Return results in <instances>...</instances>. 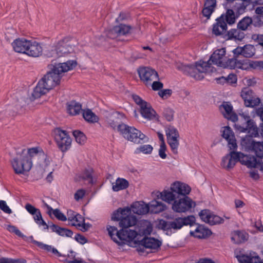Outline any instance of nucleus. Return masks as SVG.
Here are the masks:
<instances>
[{
  "label": "nucleus",
  "mask_w": 263,
  "mask_h": 263,
  "mask_svg": "<svg viewBox=\"0 0 263 263\" xmlns=\"http://www.w3.org/2000/svg\"><path fill=\"white\" fill-rule=\"evenodd\" d=\"M77 63L74 60H69L66 62L57 63L53 60L48 65L50 71L40 80L32 93L34 99H38L47 93L49 90L60 84L62 73L73 69Z\"/></svg>",
  "instance_id": "f03ea898"
},
{
  "label": "nucleus",
  "mask_w": 263,
  "mask_h": 263,
  "mask_svg": "<svg viewBox=\"0 0 263 263\" xmlns=\"http://www.w3.org/2000/svg\"><path fill=\"white\" fill-rule=\"evenodd\" d=\"M254 21V26L260 27L263 26V15L257 14L252 17Z\"/></svg>",
  "instance_id": "3c124183"
},
{
  "label": "nucleus",
  "mask_w": 263,
  "mask_h": 263,
  "mask_svg": "<svg viewBox=\"0 0 263 263\" xmlns=\"http://www.w3.org/2000/svg\"><path fill=\"white\" fill-rule=\"evenodd\" d=\"M131 29V26L120 24L114 26L109 32L108 35L110 38H114L116 36L124 35L129 33Z\"/></svg>",
  "instance_id": "6ab92c4d"
},
{
  "label": "nucleus",
  "mask_w": 263,
  "mask_h": 263,
  "mask_svg": "<svg viewBox=\"0 0 263 263\" xmlns=\"http://www.w3.org/2000/svg\"><path fill=\"white\" fill-rule=\"evenodd\" d=\"M42 47L39 43L30 40L25 54L32 57H39L42 54Z\"/></svg>",
  "instance_id": "412c9836"
},
{
  "label": "nucleus",
  "mask_w": 263,
  "mask_h": 263,
  "mask_svg": "<svg viewBox=\"0 0 263 263\" xmlns=\"http://www.w3.org/2000/svg\"><path fill=\"white\" fill-rule=\"evenodd\" d=\"M25 104L24 98H21L20 99H18L14 106V113L16 114L21 111L23 107L25 106Z\"/></svg>",
  "instance_id": "8fccbe9b"
},
{
  "label": "nucleus",
  "mask_w": 263,
  "mask_h": 263,
  "mask_svg": "<svg viewBox=\"0 0 263 263\" xmlns=\"http://www.w3.org/2000/svg\"><path fill=\"white\" fill-rule=\"evenodd\" d=\"M130 209V212L132 211L134 213L139 215L145 214L149 212V204H147L143 201L134 202Z\"/></svg>",
  "instance_id": "4be33fe9"
},
{
  "label": "nucleus",
  "mask_w": 263,
  "mask_h": 263,
  "mask_svg": "<svg viewBox=\"0 0 263 263\" xmlns=\"http://www.w3.org/2000/svg\"><path fill=\"white\" fill-rule=\"evenodd\" d=\"M259 129L258 127L257 126V133L255 136L253 135V134L251 133H250L248 132V130H247L246 132H247L249 135L246 136L245 137L243 138L241 140V144L242 145L247 147H252L254 143H255V141L253 139V137H256L259 136L258 133Z\"/></svg>",
  "instance_id": "473e14b6"
},
{
  "label": "nucleus",
  "mask_w": 263,
  "mask_h": 263,
  "mask_svg": "<svg viewBox=\"0 0 263 263\" xmlns=\"http://www.w3.org/2000/svg\"><path fill=\"white\" fill-rule=\"evenodd\" d=\"M240 96L243 100L245 105L247 107H254L259 105L260 103L259 98L250 87L243 88Z\"/></svg>",
  "instance_id": "4468645a"
},
{
  "label": "nucleus",
  "mask_w": 263,
  "mask_h": 263,
  "mask_svg": "<svg viewBox=\"0 0 263 263\" xmlns=\"http://www.w3.org/2000/svg\"><path fill=\"white\" fill-rule=\"evenodd\" d=\"M227 118L235 123L234 127L240 133H246L247 130L255 136L257 133V125L248 114L239 113L238 116L234 112L227 115Z\"/></svg>",
  "instance_id": "20e7f679"
},
{
  "label": "nucleus",
  "mask_w": 263,
  "mask_h": 263,
  "mask_svg": "<svg viewBox=\"0 0 263 263\" xmlns=\"http://www.w3.org/2000/svg\"><path fill=\"white\" fill-rule=\"evenodd\" d=\"M93 173V170L92 168H85L81 173L80 178L83 180H88L89 183L93 184L94 183L92 177Z\"/></svg>",
  "instance_id": "c9c22d12"
},
{
  "label": "nucleus",
  "mask_w": 263,
  "mask_h": 263,
  "mask_svg": "<svg viewBox=\"0 0 263 263\" xmlns=\"http://www.w3.org/2000/svg\"><path fill=\"white\" fill-rule=\"evenodd\" d=\"M67 109L70 115H77L79 114L82 110V105L75 100H72L67 103Z\"/></svg>",
  "instance_id": "7c9ffc66"
},
{
  "label": "nucleus",
  "mask_w": 263,
  "mask_h": 263,
  "mask_svg": "<svg viewBox=\"0 0 263 263\" xmlns=\"http://www.w3.org/2000/svg\"><path fill=\"white\" fill-rule=\"evenodd\" d=\"M40 153L44 154V152L42 148L40 147H32L28 149L27 153L26 154L24 153V156L27 157L28 158L30 159V161L32 162V157L36 156Z\"/></svg>",
  "instance_id": "e433bc0d"
},
{
  "label": "nucleus",
  "mask_w": 263,
  "mask_h": 263,
  "mask_svg": "<svg viewBox=\"0 0 263 263\" xmlns=\"http://www.w3.org/2000/svg\"><path fill=\"white\" fill-rule=\"evenodd\" d=\"M119 133L124 139L135 143L140 144L148 141V138L141 131L126 124L119 125Z\"/></svg>",
  "instance_id": "6e6552de"
},
{
  "label": "nucleus",
  "mask_w": 263,
  "mask_h": 263,
  "mask_svg": "<svg viewBox=\"0 0 263 263\" xmlns=\"http://www.w3.org/2000/svg\"><path fill=\"white\" fill-rule=\"evenodd\" d=\"M129 186L128 181L121 178H118L115 182V184L112 183V189L115 192H118L127 189Z\"/></svg>",
  "instance_id": "2f4dec72"
},
{
  "label": "nucleus",
  "mask_w": 263,
  "mask_h": 263,
  "mask_svg": "<svg viewBox=\"0 0 263 263\" xmlns=\"http://www.w3.org/2000/svg\"><path fill=\"white\" fill-rule=\"evenodd\" d=\"M221 132L222 137L227 141L230 149H236L237 147L236 140L232 128L229 126H224L222 128Z\"/></svg>",
  "instance_id": "a211bd4d"
},
{
  "label": "nucleus",
  "mask_w": 263,
  "mask_h": 263,
  "mask_svg": "<svg viewBox=\"0 0 263 263\" xmlns=\"http://www.w3.org/2000/svg\"><path fill=\"white\" fill-rule=\"evenodd\" d=\"M224 221V220L223 218L219 216L218 215L214 214L212 212L210 216V219H209V220L207 223L211 226H214L223 223Z\"/></svg>",
  "instance_id": "ea45409f"
},
{
  "label": "nucleus",
  "mask_w": 263,
  "mask_h": 263,
  "mask_svg": "<svg viewBox=\"0 0 263 263\" xmlns=\"http://www.w3.org/2000/svg\"><path fill=\"white\" fill-rule=\"evenodd\" d=\"M172 93V90L170 89H165L160 90L158 92L159 96L163 99H167L170 97Z\"/></svg>",
  "instance_id": "4d7b16f0"
},
{
  "label": "nucleus",
  "mask_w": 263,
  "mask_h": 263,
  "mask_svg": "<svg viewBox=\"0 0 263 263\" xmlns=\"http://www.w3.org/2000/svg\"><path fill=\"white\" fill-rule=\"evenodd\" d=\"M137 71L140 80L146 86L151 85L153 81L159 80L158 72L152 68L141 67L138 69Z\"/></svg>",
  "instance_id": "2eb2a0df"
},
{
  "label": "nucleus",
  "mask_w": 263,
  "mask_h": 263,
  "mask_svg": "<svg viewBox=\"0 0 263 263\" xmlns=\"http://www.w3.org/2000/svg\"><path fill=\"white\" fill-rule=\"evenodd\" d=\"M175 111L170 108H165L163 111V116L168 122L172 121L174 120Z\"/></svg>",
  "instance_id": "37998d69"
},
{
  "label": "nucleus",
  "mask_w": 263,
  "mask_h": 263,
  "mask_svg": "<svg viewBox=\"0 0 263 263\" xmlns=\"http://www.w3.org/2000/svg\"><path fill=\"white\" fill-rule=\"evenodd\" d=\"M30 40L25 38H17L13 41L11 45L13 50L18 53L25 54L27 47H29Z\"/></svg>",
  "instance_id": "aec40b11"
},
{
  "label": "nucleus",
  "mask_w": 263,
  "mask_h": 263,
  "mask_svg": "<svg viewBox=\"0 0 263 263\" xmlns=\"http://www.w3.org/2000/svg\"><path fill=\"white\" fill-rule=\"evenodd\" d=\"M194 224H195V217L191 215L184 217L171 218L168 221L160 219L158 223V228L163 231L172 229L178 230L181 229L184 226H192Z\"/></svg>",
  "instance_id": "0eeeda50"
},
{
  "label": "nucleus",
  "mask_w": 263,
  "mask_h": 263,
  "mask_svg": "<svg viewBox=\"0 0 263 263\" xmlns=\"http://www.w3.org/2000/svg\"><path fill=\"white\" fill-rule=\"evenodd\" d=\"M132 98L134 102L141 108L144 105H146L147 102L143 100L140 96L134 94L132 95Z\"/></svg>",
  "instance_id": "864d4df0"
},
{
  "label": "nucleus",
  "mask_w": 263,
  "mask_h": 263,
  "mask_svg": "<svg viewBox=\"0 0 263 263\" xmlns=\"http://www.w3.org/2000/svg\"><path fill=\"white\" fill-rule=\"evenodd\" d=\"M249 234L243 230H235L231 233V241L235 244L239 245L247 241Z\"/></svg>",
  "instance_id": "5701e85b"
},
{
  "label": "nucleus",
  "mask_w": 263,
  "mask_h": 263,
  "mask_svg": "<svg viewBox=\"0 0 263 263\" xmlns=\"http://www.w3.org/2000/svg\"><path fill=\"white\" fill-rule=\"evenodd\" d=\"M74 239L77 242H79L82 245H84L88 241L87 238L85 237H84V236L79 233H78L74 237Z\"/></svg>",
  "instance_id": "0e129e2a"
},
{
  "label": "nucleus",
  "mask_w": 263,
  "mask_h": 263,
  "mask_svg": "<svg viewBox=\"0 0 263 263\" xmlns=\"http://www.w3.org/2000/svg\"><path fill=\"white\" fill-rule=\"evenodd\" d=\"M252 148L255 151L257 157L260 159L263 158V142H255V143L253 144Z\"/></svg>",
  "instance_id": "a19ab883"
},
{
  "label": "nucleus",
  "mask_w": 263,
  "mask_h": 263,
  "mask_svg": "<svg viewBox=\"0 0 263 263\" xmlns=\"http://www.w3.org/2000/svg\"><path fill=\"white\" fill-rule=\"evenodd\" d=\"M166 150V146L165 144H160V148L159 150V156L160 158L163 159H164L166 158L167 155L165 154V151Z\"/></svg>",
  "instance_id": "e2e57ef3"
},
{
  "label": "nucleus",
  "mask_w": 263,
  "mask_h": 263,
  "mask_svg": "<svg viewBox=\"0 0 263 263\" xmlns=\"http://www.w3.org/2000/svg\"><path fill=\"white\" fill-rule=\"evenodd\" d=\"M157 80H154L153 82L151 83V86L152 89L154 91L160 90L163 87V84Z\"/></svg>",
  "instance_id": "bf43d9fd"
},
{
  "label": "nucleus",
  "mask_w": 263,
  "mask_h": 263,
  "mask_svg": "<svg viewBox=\"0 0 263 263\" xmlns=\"http://www.w3.org/2000/svg\"><path fill=\"white\" fill-rule=\"evenodd\" d=\"M239 161L249 168L256 167L257 165L260 163L254 156L244 155L243 153L241 154Z\"/></svg>",
  "instance_id": "bb28decb"
},
{
  "label": "nucleus",
  "mask_w": 263,
  "mask_h": 263,
  "mask_svg": "<svg viewBox=\"0 0 263 263\" xmlns=\"http://www.w3.org/2000/svg\"><path fill=\"white\" fill-rule=\"evenodd\" d=\"M167 140L173 153L174 154H177L178 147L179 145L178 139H175V138H168Z\"/></svg>",
  "instance_id": "58836bf2"
},
{
  "label": "nucleus",
  "mask_w": 263,
  "mask_h": 263,
  "mask_svg": "<svg viewBox=\"0 0 263 263\" xmlns=\"http://www.w3.org/2000/svg\"><path fill=\"white\" fill-rule=\"evenodd\" d=\"M190 235L195 238H205L212 234V231L208 228L201 224H198L195 231H190Z\"/></svg>",
  "instance_id": "b1692460"
},
{
  "label": "nucleus",
  "mask_w": 263,
  "mask_h": 263,
  "mask_svg": "<svg viewBox=\"0 0 263 263\" xmlns=\"http://www.w3.org/2000/svg\"><path fill=\"white\" fill-rule=\"evenodd\" d=\"M125 118V116L124 113L118 111H114L107 117L106 122L109 127L119 132V125L125 124L123 123V120Z\"/></svg>",
  "instance_id": "f3484780"
},
{
  "label": "nucleus",
  "mask_w": 263,
  "mask_h": 263,
  "mask_svg": "<svg viewBox=\"0 0 263 263\" xmlns=\"http://www.w3.org/2000/svg\"><path fill=\"white\" fill-rule=\"evenodd\" d=\"M25 259H13L11 258L1 257L0 258V263H26Z\"/></svg>",
  "instance_id": "09e8293b"
},
{
  "label": "nucleus",
  "mask_w": 263,
  "mask_h": 263,
  "mask_svg": "<svg viewBox=\"0 0 263 263\" xmlns=\"http://www.w3.org/2000/svg\"><path fill=\"white\" fill-rule=\"evenodd\" d=\"M111 220L119 221L120 230L115 226H107V230L111 239L120 246L130 242L138 238L148 237L153 231V227L148 224L145 227H141L138 231L131 230L130 227L134 226L137 222L136 216L130 215V209L128 206L119 208L112 214Z\"/></svg>",
  "instance_id": "f257e3e1"
},
{
  "label": "nucleus",
  "mask_w": 263,
  "mask_h": 263,
  "mask_svg": "<svg viewBox=\"0 0 263 263\" xmlns=\"http://www.w3.org/2000/svg\"><path fill=\"white\" fill-rule=\"evenodd\" d=\"M7 230L11 233H14L17 236L20 237H23L24 235L23 234L14 226L8 225Z\"/></svg>",
  "instance_id": "6e6d98bb"
},
{
  "label": "nucleus",
  "mask_w": 263,
  "mask_h": 263,
  "mask_svg": "<svg viewBox=\"0 0 263 263\" xmlns=\"http://www.w3.org/2000/svg\"><path fill=\"white\" fill-rule=\"evenodd\" d=\"M30 238L32 239V243L37 246L40 249L46 250L49 252H51L58 257H63L64 258L66 257V255H62L56 248L53 247L52 246L44 244L42 242L34 240L32 236L30 237Z\"/></svg>",
  "instance_id": "a878e982"
},
{
  "label": "nucleus",
  "mask_w": 263,
  "mask_h": 263,
  "mask_svg": "<svg viewBox=\"0 0 263 263\" xmlns=\"http://www.w3.org/2000/svg\"><path fill=\"white\" fill-rule=\"evenodd\" d=\"M54 139L58 148L63 153L67 152L71 147L72 140L66 130L57 128Z\"/></svg>",
  "instance_id": "9b49d317"
},
{
  "label": "nucleus",
  "mask_w": 263,
  "mask_h": 263,
  "mask_svg": "<svg viewBox=\"0 0 263 263\" xmlns=\"http://www.w3.org/2000/svg\"><path fill=\"white\" fill-rule=\"evenodd\" d=\"M212 64L210 59L207 62L200 60L196 62L195 64H181L178 67V69L184 74L196 80H201L204 78L202 73L206 72Z\"/></svg>",
  "instance_id": "423d86ee"
},
{
  "label": "nucleus",
  "mask_w": 263,
  "mask_h": 263,
  "mask_svg": "<svg viewBox=\"0 0 263 263\" xmlns=\"http://www.w3.org/2000/svg\"><path fill=\"white\" fill-rule=\"evenodd\" d=\"M71 225L72 226L81 227L80 230L83 232L88 231V230L92 226L89 223H85V221L82 223H78L76 224L75 223H72Z\"/></svg>",
  "instance_id": "603ef678"
},
{
  "label": "nucleus",
  "mask_w": 263,
  "mask_h": 263,
  "mask_svg": "<svg viewBox=\"0 0 263 263\" xmlns=\"http://www.w3.org/2000/svg\"><path fill=\"white\" fill-rule=\"evenodd\" d=\"M243 56L246 58H251L254 54V46L250 44L245 45L242 47Z\"/></svg>",
  "instance_id": "79ce46f5"
},
{
  "label": "nucleus",
  "mask_w": 263,
  "mask_h": 263,
  "mask_svg": "<svg viewBox=\"0 0 263 263\" xmlns=\"http://www.w3.org/2000/svg\"><path fill=\"white\" fill-rule=\"evenodd\" d=\"M214 10L215 9L213 8L204 6L202 10V13L203 16L206 17L207 19H209Z\"/></svg>",
  "instance_id": "5fc2aeb1"
},
{
  "label": "nucleus",
  "mask_w": 263,
  "mask_h": 263,
  "mask_svg": "<svg viewBox=\"0 0 263 263\" xmlns=\"http://www.w3.org/2000/svg\"><path fill=\"white\" fill-rule=\"evenodd\" d=\"M134 242L135 245L139 246L137 250L141 252L144 251V248L157 251L162 245L161 241L154 237H143L141 239L138 238L134 240Z\"/></svg>",
  "instance_id": "ddd939ff"
},
{
  "label": "nucleus",
  "mask_w": 263,
  "mask_h": 263,
  "mask_svg": "<svg viewBox=\"0 0 263 263\" xmlns=\"http://www.w3.org/2000/svg\"><path fill=\"white\" fill-rule=\"evenodd\" d=\"M83 117L89 123H94L98 122L99 121L98 117L89 109L83 110Z\"/></svg>",
  "instance_id": "72a5a7b5"
},
{
  "label": "nucleus",
  "mask_w": 263,
  "mask_h": 263,
  "mask_svg": "<svg viewBox=\"0 0 263 263\" xmlns=\"http://www.w3.org/2000/svg\"><path fill=\"white\" fill-rule=\"evenodd\" d=\"M225 54L224 48L217 49L211 55L210 60L212 64L220 66L222 63V59Z\"/></svg>",
  "instance_id": "c85d7f7f"
},
{
  "label": "nucleus",
  "mask_w": 263,
  "mask_h": 263,
  "mask_svg": "<svg viewBox=\"0 0 263 263\" xmlns=\"http://www.w3.org/2000/svg\"><path fill=\"white\" fill-rule=\"evenodd\" d=\"M140 113L143 118L148 120L154 119L157 115L155 110L148 103L140 108Z\"/></svg>",
  "instance_id": "cd10ccee"
},
{
  "label": "nucleus",
  "mask_w": 263,
  "mask_h": 263,
  "mask_svg": "<svg viewBox=\"0 0 263 263\" xmlns=\"http://www.w3.org/2000/svg\"><path fill=\"white\" fill-rule=\"evenodd\" d=\"M252 39L257 42L259 45L263 44V34H253Z\"/></svg>",
  "instance_id": "774afa93"
},
{
  "label": "nucleus",
  "mask_w": 263,
  "mask_h": 263,
  "mask_svg": "<svg viewBox=\"0 0 263 263\" xmlns=\"http://www.w3.org/2000/svg\"><path fill=\"white\" fill-rule=\"evenodd\" d=\"M247 260H245L246 263H263V260H261L260 258L257 255L253 257L246 256Z\"/></svg>",
  "instance_id": "13d9d810"
},
{
  "label": "nucleus",
  "mask_w": 263,
  "mask_h": 263,
  "mask_svg": "<svg viewBox=\"0 0 263 263\" xmlns=\"http://www.w3.org/2000/svg\"><path fill=\"white\" fill-rule=\"evenodd\" d=\"M25 149L22 151L19 157H15L11 161L14 171L16 174H24V172H28L32 166V162L27 157L24 156Z\"/></svg>",
  "instance_id": "9d476101"
},
{
  "label": "nucleus",
  "mask_w": 263,
  "mask_h": 263,
  "mask_svg": "<svg viewBox=\"0 0 263 263\" xmlns=\"http://www.w3.org/2000/svg\"><path fill=\"white\" fill-rule=\"evenodd\" d=\"M71 39V37L67 36L61 40L57 43L54 50L52 51L54 52L58 57L70 53L73 50L72 45L70 43Z\"/></svg>",
  "instance_id": "dca6fc26"
},
{
  "label": "nucleus",
  "mask_w": 263,
  "mask_h": 263,
  "mask_svg": "<svg viewBox=\"0 0 263 263\" xmlns=\"http://www.w3.org/2000/svg\"><path fill=\"white\" fill-rule=\"evenodd\" d=\"M188 194L181 195L180 197L173 203L172 208L174 211L177 213H184L192 209L193 204L194 206L196 205L195 202L187 196Z\"/></svg>",
  "instance_id": "f8f14e48"
},
{
  "label": "nucleus",
  "mask_w": 263,
  "mask_h": 263,
  "mask_svg": "<svg viewBox=\"0 0 263 263\" xmlns=\"http://www.w3.org/2000/svg\"><path fill=\"white\" fill-rule=\"evenodd\" d=\"M153 149L151 145H142L136 149V153H142L145 154H150Z\"/></svg>",
  "instance_id": "49530a36"
},
{
  "label": "nucleus",
  "mask_w": 263,
  "mask_h": 263,
  "mask_svg": "<svg viewBox=\"0 0 263 263\" xmlns=\"http://www.w3.org/2000/svg\"><path fill=\"white\" fill-rule=\"evenodd\" d=\"M0 209L7 214H11L12 213L11 210L7 205L6 201L4 200H0Z\"/></svg>",
  "instance_id": "680f3d73"
},
{
  "label": "nucleus",
  "mask_w": 263,
  "mask_h": 263,
  "mask_svg": "<svg viewBox=\"0 0 263 263\" xmlns=\"http://www.w3.org/2000/svg\"><path fill=\"white\" fill-rule=\"evenodd\" d=\"M212 212L209 209H204L199 213V216L203 221L208 223L209 219H210Z\"/></svg>",
  "instance_id": "a18cd8bd"
},
{
  "label": "nucleus",
  "mask_w": 263,
  "mask_h": 263,
  "mask_svg": "<svg viewBox=\"0 0 263 263\" xmlns=\"http://www.w3.org/2000/svg\"><path fill=\"white\" fill-rule=\"evenodd\" d=\"M166 136L167 139H168V138H175V139H178L179 134L176 128L173 126H170L166 131Z\"/></svg>",
  "instance_id": "c03bdc74"
},
{
  "label": "nucleus",
  "mask_w": 263,
  "mask_h": 263,
  "mask_svg": "<svg viewBox=\"0 0 263 263\" xmlns=\"http://www.w3.org/2000/svg\"><path fill=\"white\" fill-rule=\"evenodd\" d=\"M85 194V191L83 189L78 190L74 194V197L76 201H79L80 199H82Z\"/></svg>",
  "instance_id": "69168bd1"
},
{
  "label": "nucleus",
  "mask_w": 263,
  "mask_h": 263,
  "mask_svg": "<svg viewBox=\"0 0 263 263\" xmlns=\"http://www.w3.org/2000/svg\"><path fill=\"white\" fill-rule=\"evenodd\" d=\"M191 187L187 184L180 181H175L173 183L170 189L164 190L160 193L161 199L167 202H174L181 195L190 194Z\"/></svg>",
  "instance_id": "39448f33"
},
{
  "label": "nucleus",
  "mask_w": 263,
  "mask_h": 263,
  "mask_svg": "<svg viewBox=\"0 0 263 263\" xmlns=\"http://www.w3.org/2000/svg\"><path fill=\"white\" fill-rule=\"evenodd\" d=\"M237 62V58L234 57L232 59H229L226 62V63L227 66L231 69H234L236 67Z\"/></svg>",
  "instance_id": "338daca9"
},
{
  "label": "nucleus",
  "mask_w": 263,
  "mask_h": 263,
  "mask_svg": "<svg viewBox=\"0 0 263 263\" xmlns=\"http://www.w3.org/2000/svg\"><path fill=\"white\" fill-rule=\"evenodd\" d=\"M45 205L48 209L47 213L49 215H51V211H53V214L58 220L62 221H65L67 220L66 216L63 213H62L59 209H56L55 210H53V209L50 206L46 203Z\"/></svg>",
  "instance_id": "f704fd0d"
},
{
  "label": "nucleus",
  "mask_w": 263,
  "mask_h": 263,
  "mask_svg": "<svg viewBox=\"0 0 263 263\" xmlns=\"http://www.w3.org/2000/svg\"><path fill=\"white\" fill-rule=\"evenodd\" d=\"M48 224H49V228L52 232H55L59 236L62 237H72L73 233L71 230L60 227L52 222L48 221Z\"/></svg>",
  "instance_id": "393cba45"
},
{
  "label": "nucleus",
  "mask_w": 263,
  "mask_h": 263,
  "mask_svg": "<svg viewBox=\"0 0 263 263\" xmlns=\"http://www.w3.org/2000/svg\"><path fill=\"white\" fill-rule=\"evenodd\" d=\"M228 161V164L226 166V168L228 170L232 168L235 165L237 161L236 160L232 159V158L229 157V155H227L224 157H223L222 160V165L224 166H225V163Z\"/></svg>",
  "instance_id": "de8ad7c7"
},
{
  "label": "nucleus",
  "mask_w": 263,
  "mask_h": 263,
  "mask_svg": "<svg viewBox=\"0 0 263 263\" xmlns=\"http://www.w3.org/2000/svg\"><path fill=\"white\" fill-rule=\"evenodd\" d=\"M226 81L228 84H235L237 81V76L234 73H230L228 77H226Z\"/></svg>",
  "instance_id": "052dcab7"
},
{
  "label": "nucleus",
  "mask_w": 263,
  "mask_h": 263,
  "mask_svg": "<svg viewBox=\"0 0 263 263\" xmlns=\"http://www.w3.org/2000/svg\"><path fill=\"white\" fill-rule=\"evenodd\" d=\"M251 24L254 26L253 18L249 16L244 17L238 23L237 28L231 29L227 31L225 36H223V39L226 40L233 39L239 41L242 40L246 36L243 31L247 30Z\"/></svg>",
  "instance_id": "1a4fd4ad"
},
{
  "label": "nucleus",
  "mask_w": 263,
  "mask_h": 263,
  "mask_svg": "<svg viewBox=\"0 0 263 263\" xmlns=\"http://www.w3.org/2000/svg\"><path fill=\"white\" fill-rule=\"evenodd\" d=\"M76 142L81 144H84L86 140V137L85 134L79 130H75L72 133Z\"/></svg>",
  "instance_id": "4c0bfd02"
},
{
  "label": "nucleus",
  "mask_w": 263,
  "mask_h": 263,
  "mask_svg": "<svg viewBox=\"0 0 263 263\" xmlns=\"http://www.w3.org/2000/svg\"><path fill=\"white\" fill-rule=\"evenodd\" d=\"M149 211L153 213H159L166 209V206L162 202L153 200L149 203Z\"/></svg>",
  "instance_id": "c756f323"
},
{
  "label": "nucleus",
  "mask_w": 263,
  "mask_h": 263,
  "mask_svg": "<svg viewBox=\"0 0 263 263\" xmlns=\"http://www.w3.org/2000/svg\"><path fill=\"white\" fill-rule=\"evenodd\" d=\"M243 4L236 6L226 7L227 11L216 19V23L213 25L212 33L216 36H221L223 39L227 32V24L230 25L234 24L236 19L243 14L248 6L246 4L247 1H245Z\"/></svg>",
  "instance_id": "7ed1b4c3"
}]
</instances>
